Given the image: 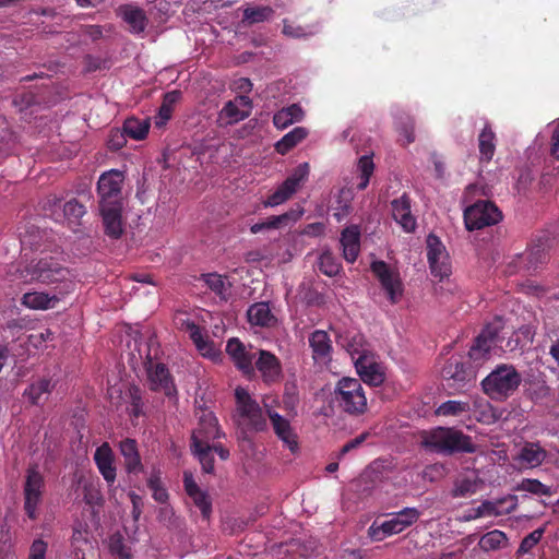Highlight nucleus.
<instances>
[{
    "label": "nucleus",
    "mask_w": 559,
    "mask_h": 559,
    "mask_svg": "<svg viewBox=\"0 0 559 559\" xmlns=\"http://www.w3.org/2000/svg\"><path fill=\"white\" fill-rule=\"evenodd\" d=\"M123 173L117 169L102 174L97 181L98 207L104 230L112 239H118L123 234Z\"/></svg>",
    "instance_id": "f257e3e1"
},
{
    "label": "nucleus",
    "mask_w": 559,
    "mask_h": 559,
    "mask_svg": "<svg viewBox=\"0 0 559 559\" xmlns=\"http://www.w3.org/2000/svg\"><path fill=\"white\" fill-rule=\"evenodd\" d=\"M423 445L441 454L474 453L476 451L472 438L454 427H436L425 431Z\"/></svg>",
    "instance_id": "f03ea898"
},
{
    "label": "nucleus",
    "mask_w": 559,
    "mask_h": 559,
    "mask_svg": "<svg viewBox=\"0 0 559 559\" xmlns=\"http://www.w3.org/2000/svg\"><path fill=\"white\" fill-rule=\"evenodd\" d=\"M522 382L512 365H500L481 382L484 392L492 400L503 401L512 395Z\"/></svg>",
    "instance_id": "7ed1b4c3"
},
{
    "label": "nucleus",
    "mask_w": 559,
    "mask_h": 559,
    "mask_svg": "<svg viewBox=\"0 0 559 559\" xmlns=\"http://www.w3.org/2000/svg\"><path fill=\"white\" fill-rule=\"evenodd\" d=\"M334 401L352 416L362 415L367 411V397L359 379L342 378L336 384Z\"/></svg>",
    "instance_id": "20e7f679"
},
{
    "label": "nucleus",
    "mask_w": 559,
    "mask_h": 559,
    "mask_svg": "<svg viewBox=\"0 0 559 559\" xmlns=\"http://www.w3.org/2000/svg\"><path fill=\"white\" fill-rule=\"evenodd\" d=\"M15 275L24 284L35 281L43 284H51L66 280L69 275V270L61 266L52 258H49L40 259L35 264L31 263L23 269L17 267Z\"/></svg>",
    "instance_id": "39448f33"
},
{
    "label": "nucleus",
    "mask_w": 559,
    "mask_h": 559,
    "mask_svg": "<svg viewBox=\"0 0 559 559\" xmlns=\"http://www.w3.org/2000/svg\"><path fill=\"white\" fill-rule=\"evenodd\" d=\"M236 412L240 419L249 430L260 432L266 430L267 423L263 416L262 408L254 399L243 388L235 390Z\"/></svg>",
    "instance_id": "423d86ee"
},
{
    "label": "nucleus",
    "mask_w": 559,
    "mask_h": 559,
    "mask_svg": "<svg viewBox=\"0 0 559 559\" xmlns=\"http://www.w3.org/2000/svg\"><path fill=\"white\" fill-rule=\"evenodd\" d=\"M501 219V211L491 201H477L464 211L465 227L471 231L496 225Z\"/></svg>",
    "instance_id": "0eeeda50"
},
{
    "label": "nucleus",
    "mask_w": 559,
    "mask_h": 559,
    "mask_svg": "<svg viewBox=\"0 0 559 559\" xmlns=\"http://www.w3.org/2000/svg\"><path fill=\"white\" fill-rule=\"evenodd\" d=\"M426 250L432 276L439 281L448 278L452 273V267L449 253L440 238L429 234L426 239Z\"/></svg>",
    "instance_id": "6e6552de"
},
{
    "label": "nucleus",
    "mask_w": 559,
    "mask_h": 559,
    "mask_svg": "<svg viewBox=\"0 0 559 559\" xmlns=\"http://www.w3.org/2000/svg\"><path fill=\"white\" fill-rule=\"evenodd\" d=\"M420 512L416 508H404L392 514V518L384 521L379 527H370L371 536L381 540L388 535L399 534L418 521Z\"/></svg>",
    "instance_id": "1a4fd4ad"
},
{
    "label": "nucleus",
    "mask_w": 559,
    "mask_h": 559,
    "mask_svg": "<svg viewBox=\"0 0 559 559\" xmlns=\"http://www.w3.org/2000/svg\"><path fill=\"white\" fill-rule=\"evenodd\" d=\"M45 480L36 467H28L24 483V510L31 520L37 519V507L41 502Z\"/></svg>",
    "instance_id": "9d476101"
},
{
    "label": "nucleus",
    "mask_w": 559,
    "mask_h": 559,
    "mask_svg": "<svg viewBox=\"0 0 559 559\" xmlns=\"http://www.w3.org/2000/svg\"><path fill=\"white\" fill-rule=\"evenodd\" d=\"M308 175L307 163L297 166L294 173L266 199L264 206H276L286 202L306 182Z\"/></svg>",
    "instance_id": "9b49d317"
},
{
    "label": "nucleus",
    "mask_w": 559,
    "mask_h": 559,
    "mask_svg": "<svg viewBox=\"0 0 559 559\" xmlns=\"http://www.w3.org/2000/svg\"><path fill=\"white\" fill-rule=\"evenodd\" d=\"M148 388L171 397L177 393L173 377L165 364L154 362L151 358L145 362Z\"/></svg>",
    "instance_id": "f8f14e48"
},
{
    "label": "nucleus",
    "mask_w": 559,
    "mask_h": 559,
    "mask_svg": "<svg viewBox=\"0 0 559 559\" xmlns=\"http://www.w3.org/2000/svg\"><path fill=\"white\" fill-rule=\"evenodd\" d=\"M371 270L379 280L389 300L392 304L399 302L403 295V284L400 274L393 271L384 261L373 262Z\"/></svg>",
    "instance_id": "ddd939ff"
},
{
    "label": "nucleus",
    "mask_w": 559,
    "mask_h": 559,
    "mask_svg": "<svg viewBox=\"0 0 559 559\" xmlns=\"http://www.w3.org/2000/svg\"><path fill=\"white\" fill-rule=\"evenodd\" d=\"M442 377L448 381V386L456 391L462 390L468 382L474 380L472 369L461 359L451 357L442 368Z\"/></svg>",
    "instance_id": "4468645a"
},
{
    "label": "nucleus",
    "mask_w": 559,
    "mask_h": 559,
    "mask_svg": "<svg viewBox=\"0 0 559 559\" xmlns=\"http://www.w3.org/2000/svg\"><path fill=\"white\" fill-rule=\"evenodd\" d=\"M226 353L230 356L235 366L248 377L254 374L253 360L257 358V352L247 348L238 338L234 337L227 342Z\"/></svg>",
    "instance_id": "2eb2a0df"
},
{
    "label": "nucleus",
    "mask_w": 559,
    "mask_h": 559,
    "mask_svg": "<svg viewBox=\"0 0 559 559\" xmlns=\"http://www.w3.org/2000/svg\"><path fill=\"white\" fill-rule=\"evenodd\" d=\"M223 436L218 421L212 412L202 409L198 415V425L192 431L191 442H207L219 439Z\"/></svg>",
    "instance_id": "dca6fc26"
},
{
    "label": "nucleus",
    "mask_w": 559,
    "mask_h": 559,
    "mask_svg": "<svg viewBox=\"0 0 559 559\" xmlns=\"http://www.w3.org/2000/svg\"><path fill=\"white\" fill-rule=\"evenodd\" d=\"M500 326L497 324L486 325L480 334L476 337L475 344L471 347L468 355L472 359L478 360L485 358L492 347H502L499 337Z\"/></svg>",
    "instance_id": "f3484780"
},
{
    "label": "nucleus",
    "mask_w": 559,
    "mask_h": 559,
    "mask_svg": "<svg viewBox=\"0 0 559 559\" xmlns=\"http://www.w3.org/2000/svg\"><path fill=\"white\" fill-rule=\"evenodd\" d=\"M265 409L274 433L293 453L296 452L298 449L297 435L295 433L289 420L280 415L276 411L271 409L267 404H265Z\"/></svg>",
    "instance_id": "a211bd4d"
},
{
    "label": "nucleus",
    "mask_w": 559,
    "mask_h": 559,
    "mask_svg": "<svg viewBox=\"0 0 559 559\" xmlns=\"http://www.w3.org/2000/svg\"><path fill=\"white\" fill-rule=\"evenodd\" d=\"M255 368L261 373L265 383H275L282 377V365L280 359L272 353L259 349L257 350Z\"/></svg>",
    "instance_id": "6ab92c4d"
},
{
    "label": "nucleus",
    "mask_w": 559,
    "mask_h": 559,
    "mask_svg": "<svg viewBox=\"0 0 559 559\" xmlns=\"http://www.w3.org/2000/svg\"><path fill=\"white\" fill-rule=\"evenodd\" d=\"M411 202V198L406 193L391 201L392 216L406 233H412L416 228V218L412 214Z\"/></svg>",
    "instance_id": "aec40b11"
},
{
    "label": "nucleus",
    "mask_w": 559,
    "mask_h": 559,
    "mask_svg": "<svg viewBox=\"0 0 559 559\" xmlns=\"http://www.w3.org/2000/svg\"><path fill=\"white\" fill-rule=\"evenodd\" d=\"M251 99L248 96L240 95L234 100L225 104L219 112V119L226 124H233L249 117L251 112Z\"/></svg>",
    "instance_id": "412c9836"
},
{
    "label": "nucleus",
    "mask_w": 559,
    "mask_h": 559,
    "mask_svg": "<svg viewBox=\"0 0 559 559\" xmlns=\"http://www.w3.org/2000/svg\"><path fill=\"white\" fill-rule=\"evenodd\" d=\"M355 367L365 383L379 386L383 383L385 376L380 364L374 361L373 355L356 358Z\"/></svg>",
    "instance_id": "4be33fe9"
},
{
    "label": "nucleus",
    "mask_w": 559,
    "mask_h": 559,
    "mask_svg": "<svg viewBox=\"0 0 559 559\" xmlns=\"http://www.w3.org/2000/svg\"><path fill=\"white\" fill-rule=\"evenodd\" d=\"M337 344L341 345L356 362V358L360 356L371 355L369 345L367 344L365 336L356 331H346L337 336Z\"/></svg>",
    "instance_id": "5701e85b"
},
{
    "label": "nucleus",
    "mask_w": 559,
    "mask_h": 559,
    "mask_svg": "<svg viewBox=\"0 0 559 559\" xmlns=\"http://www.w3.org/2000/svg\"><path fill=\"white\" fill-rule=\"evenodd\" d=\"M94 461L104 479L109 485H112L117 476L115 456L111 448L107 442L103 443L96 449L94 453Z\"/></svg>",
    "instance_id": "b1692460"
},
{
    "label": "nucleus",
    "mask_w": 559,
    "mask_h": 559,
    "mask_svg": "<svg viewBox=\"0 0 559 559\" xmlns=\"http://www.w3.org/2000/svg\"><path fill=\"white\" fill-rule=\"evenodd\" d=\"M247 318L249 323L255 326L271 329L277 324V318L265 301L251 305L247 310Z\"/></svg>",
    "instance_id": "393cba45"
},
{
    "label": "nucleus",
    "mask_w": 559,
    "mask_h": 559,
    "mask_svg": "<svg viewBox=\"0 0 559 559\" xmlns=\"http://www.w3.org/2000/svg\"><path fill=\"white\" fill-rule=\"evenodd\" d=\"M119 450L124 461V468L129 474H139L143 471V464L134 439L126 438L119 442Z\"/></svg>",
    "instance_id": "a878e982"
},
{
    "label": "nucleus",
    "mask_w": 559,
    "mask_h": 559,
    "mask_svg": "<svg viewBox=\"0 0 559 559\" xmlns=\"http://www.w3.org/2000/svg\"><path fill=\"white\" fill-rule=\"evenodd\" d=\"M340 241L344 259L350 263L356 261L360 250V230L358 226L352 225L346 227L342 231Z\"/></svg>",
    "instance_id": "bb28decb"
},
{
    "label": "nucleus",
    "mask_w": 559,
    "mask_h": 559,
    "mask_svg": "<svg viewBox=\"0 0 559 559\" xmlns=\"http://www.w3.org/2000/svg\"><path fill=\"white\" fill-rule=\"evenodd\" d=\"M309 345L316 361H326L331 357L332 342L328 332L316 330L309 336Z\"/></svg>",
    "instance_id": "cd10ccee"
},
{
    "label": "nucleus",
    "mask_w": 559,
    "mask_h": 559,
    "mask_svg": "<svg viewBox=\"0 0 559 559\" xmlns=\"http://www.w3.org/2000/svg\"><path fill=\"white\" fill-rule=\"evenodd\" d=\"M119 12L123 21L130 26L132 33L140 34L144 32L147 26V17L144 10L132 4H126L119 8Z\"/></svg>",
    "instance_id": "c85d7f7f"
},
{
    "label": "nucleus",
    "mask_w": 559,
    "mask_h": 559,
    "mask_svg": "<svg viewBox=\"0 0 559 559\" xmlns=\"http://www.w3.org/2000/svg\"><path fill=\"white\" fill-rule=\"evenodd\" d=\"M547 452L534 442L526 443L520 451L518 460L526 467L539 466L546 459Z\"/></svg>",
    "instance_id": "c756f323"
},
{
    "label": "nucleus",
    "mask_w": 559,
    "mask_h": 559,
    "mask_svg": "<svg viewBox=\"0 0 559 559\" xmlns=\"http://www.w3.org/2000/svg\"><path fill=\"white\" fill-rule=\"evenodd\" d=\"M472 412L469 401L449 400L441 403L435 411L437 416L464 417Z\"/></svg>",
    "instance_id": "7c9ffc66"
},
{
    "label": "nucleus",
    "mask_w": 559,
    "mask_h": 559,
    "mask_svg": "<svg viewBox=\"0 0 559 559\" xmlns=\"http://www.w3.org/2000/svg\"><path fill=\"white\" fill-rule=\"evenodd\" d=\"M59 301L56 295L50 296L46 293H26L22 297V305L34 310H47L53 308Z\"/></svg>",
    "instance_id": "2f4dec72"
},
{
    "label": "nucleus",
    "mask_w": 559,
    "mask_h": 559,
    "mask_svg": "<svg viewBox=\"0 0 559 559\" xmlns=\"http://www.w3.org/2000/svg\"><path fill=\"white\" fill-rule=\"evenodd\" d=\"M478 148L481 162H490L496 151V134L489 123H486L478 135Z\"/></svg>",
    "instance_id": "473e14b6"
},
{
    "label": "nucleus",
    "mask_w": 559,
    "mask_h": 559,
    "mask_svg": "<svg viewBox=\"0 0 559 559\" xmlns=\"http://www.w3.org/2000/svg\"><path fill=\"white\" fill-rule=\"evenodd\" d=\"M304 111L297 104H293L288 107H284L278 110L273 117V123L277 129H286L294 122H298L302 119Z\"/></svg>",
    "instance_id": "72a5a7b5"
},
{
    "label": "nucleus",
    "mask_w": 559,
    "mask_h": 559,
    "mask_svg": "<svg viewBox=\"0 0 559 559\" xmlns=\"http://www.w3.org/2000/svg\"><path fill=\"white\" fill-rule=\"evenodd\" d=\"M191 451L198 457L202 471L207 474H213L214 456L211 443L207 442H191Z\"/></svg>",
    "instance_id": "f704fd0d"
},
{
    "label": "nucleus",
    "mask_w": 559,
    "mask_h": 559,
    "mask_svg": "<svg viewBox=\"0 0 559 559\" xmlns=\"http://www.w3.org/2000/svg\"><path fill=\"white\" fill-rule=\"evenodd\" d=\"M472 414L474 418L483 424L490 425L497 420V416L491 404L483 397L473 399L472 403Z\"/></svg>",
    "instance_id": "c9c22d12"
},
{
    "label": "nucleus",
    "mask_w": 559,
    "mask_h": 559,
    "mask_svg": "<svg viewBox=\"0 0 559 559\" xmlns=\"http://www.w3.org/2000/svg\"><path fill=\"white\" fill-rule=\"evenodd\" d=\"M395 127L401 136L405 139L404 144L408 145L415 141V120L404 110L395 114Z\"/></svg>",
    "instance_id": "e433bc0d"
},
{
    "label": "nucleus",
    "mask_w": 559,
    "mask_h": 559,
    "mask_svg": "<svg viewBox=\"0 0 559 559\" xmlns=\"http://www.w3.org/2000/svg\"><path fill=\"white\" fill-rule=\"evenodd\" d=\"M308 130L304 127H296L290 132L285 134L276 144L275 150L277 153L285 155L298 143L306 139Z\"/></svg>",
    "instance_id": "4c0bfd02"
},
{
    "label": "nucleus",
    "mask_w": 559,
    "mask_h": 559,
    "mask_svg": "<svg viewBox=\"0 0 559 559\" xmlns=\"http://www.w3.org/2000/svg\"><path fill=\"white\" fill-rule=\"evenodd\" d=\"M108 550L112 559H133L131 547L120 533L109 536Z\"/></svg>",
    "instance_id": "58836bf2"
},
{
    "label": "nucleus",
    "mask_w": 559,
    "mask_h": 559,
    "mask_svg": "<svg viewBox=\"0 0 559 559\" xmlns=\"http://www.w3.org/2000/svg\"><path fill=\"white\" fill-rule=\"evenodd\" d=\"M317 266L321 273L329 277L336 276L341 271V263L330 249H324L318 257Z\"/></svg>",
    "instance_id": "ea45409f"
},
{
    "label": "nucleus",
    "mask_w": 559,
    "mask_h": 559,
    "mask_svg": "<svg viewBox=\"0 0 559 559\" xmlns=\"http://www.w3.org/2000/svg\"><path fill=\"white\" fill-rule=\"evenodd\" d=\"M274 10L269 5L248 7L242 13V23L248 25L269 21L273 17Z\"/></svg>",
    "instance_id": "a19ab883"
},
{
    "label": "nucleus",
    "mask_w": 559,
    "mask_h": 559,
    "mask_svg": "<svg viewBox=\"0 0 559 559\" xmlns=\"http://www.w3.org/2000/svg\"><path fill=\"white\" fill-rule=\"evenodd\" d=\"M202 280L206 286L214 292L222 300H227L230 296V283L225 281V277L218 274H203Z\"/></svg>",
    "instance_id": "79ce46f5"
},
{
    "label": "nucleus",
    "mask_w": 559,
    "mask_h": 559,
    "mask_svg": "<svg viewBox=\"0 0 559 559\" xmlns=\"http://www.w3.org/2000/svg\"><path fill=\"white\" fill-rule=\"evenodd\" d=\"M53 388L51 380L40 379L37 382L32 383L24 392V396H27L31 404L38 405L43 400L44 395H48Z\"/></svg>",
    "instance_id": "37998d69"
},
{
    "label": "nucleus",
    "mask_w": 559,
    "mask_h": 559,
    "mask_svg": "<svg viewBox=\"0 0 559 559\" xmlns=\"http://www.w3.org/2000/svg\"><path fill=\"white\" fill-rule=\"evenodd\" d=\"M124 133L134 140H143L148 133L150 122L138 118H128L123 122Z\"/></svg>",
    "instance_id": "c03bdc74"
},
{
    "label": "nucleus",
    "mask_w": 559,
    "mask_h": 559,
    "mask_svg": "<svg viewBox=\"0 0 559 559\" xmlns=\"http://www.w3.org/2000/svg\"><path fill=\"white\" fill-rule=\"evenodd\" d=\"M507 543V536L501 531L495 530L485 534L479 545L484 550H495L502 547Z\"/></svg>",
    "instance_id": "a18cd8bd"
},
{
    "label": "nucleus",
    "mask_w": 559,
    "mask_h": 559,
    "mask_svg": "<svg viewBox=\"0 0 559 559\" xmlns=\"http://www.w3.org/2000/svg\"><path fill=\"white\" fill-rule=\"evenodd\" d=\"M374 164L370 156L364 155L358 160V170L360 171V181L357 185L358 190H365L368 187L370 177L373 173Z\"/></svg>",
    "instance_id": "49530a36"
},
{
    "label": "nucleus",
    "mask_w": 559,
    "mask_h": 559,
    "mask_svg": "<svg viewBox=\"0 0 559 559\" xmlns=\"http://www.w3.org/2000/svg\"><path fill=\"white\" fill-rule=\"evenodd\" d=\"M519 490L527 491L537 496H551V487L542 484L538 479L525 478L519 485Z\"/></svg>",
    "instance_id": "de8ad7c7"
},
{
    "label": "nucleus",
    "mask_w": 559,
    "mask_h": 559,
    "mask_svg": "<svg viewBox=\"0 0 559 559\" xmlns=\"http://www.w3.org/2000/svg\"><path fill=\"white\" fill-rule=\"evenodd\" d=\"M88 527L82 522H78L73 526V533L71 537V545L75 550H81L83 545L88 543Z\"/></svg>",
    "instance_id": "09e8293b"
},
{
    "label": "nucleus",
    "mask_w": 559,
    "mask_h": 559,
    "mask_svg": "<svg viewBox=\"0 0 559 559\" xmlns=\"http://www.w3.org/2000/svg\"><path fill=\"white\" fill-rule=\"evenodd\" d=\"M85 213V206L76 199H71L63 204V216L70 222L79 221Z\"/></svg>",
    "instance_id": "8fccbe9b"
},
{
    "label": "nucleus",
    "mask_w": 559,
    "mask_h": 559,
    "mask_svg": "<svg viewBox=\"0 0 559 559\" xmlns=\"http://www.w3.org/2000/svg\"><path fill=\"white\" fill-rule=\"evenodd\" d=\"M189 497L193 500L194 504L200 509L202 516L204 519H209L212 512V502L210 500L209 495L198 489L194 492L190 493Z\"/></svg>",
    "instance_id": "3c124183"
},
{
    "label": "nucleus",
    "mask_w": 559,
    "mask_h": 559,
    "mask_svg": "<svg viewBox=\"0 0 559 559\" xmlns=\"http://www.w3.org/2000/svg\"><path fill=\"white\" fill-rule=\"evenodd\" d=\"M477 490V483L475 479L462 478L455 481L452 490V496L455 498L467 497L475 493Z\"/></svg>",
    "instance_id": "603ef678"
},
{
    "label": "nucleus",
    "mask_w": 559,
    "mask_h": 559,
    "mask_svg": "<svg viewBox=\"0 0 559 559\" xmlns=\"http://www.w3.org/2000/svg\"><path fill=\"white\" fill-rule=\"evenodd\" d=\"M147 486L153 492V498L159 503L168 500L167 490L162 486L160 478L157 474H152L147 479Z\"/></svg>",
    "instance_id": "864d4df0"
},
{
    "label": "nucleus",
    "mask_w": 559,
    "mask_h": 559,
    "mask_svg": "<svg viewBox=\"0 0 559 559\" xmlns=\"http://www.w3.org/2000/svg\"><path fill=\"white\" fill-rule=\"evenodd\" d=\"M544 530L537 528L523 538L518 549L520 554L530 552L543 537Z\"/></svg>",
    "instance_id": "5fc2aeb1"
},
{
    "label": "nucleus",
    "mask_w": 559,
    "mask_h": 559,
    "mask_svg": "<svg viewBox=\"0 0 559 559\" xmlns=\"http://www.w3.org/2000/svg\"><path fill=\"white\" fill-rule=\"evenodd\" d=\"M492 503H497V510L499 511V515L511 513L515 510L518 506V498L513 495H508L503 498L491 501Z\"/></svg>",
    "instance_id": "6e6d98bb"
},
{
    "label": "nucleus",
    "mask_w": 559,
    "mask_h": 559,
    "mask_svg": "<svg viewBox=\"0 0 559 559\" xmlns=\"http://www.w3.org/2000/svg\"><path fill=\"white\" fill-rule=\"evenodd\" d=\"M299 402L297 389L294 384L285 386V393L283 396V403L285 405V408L295 412L296 405Z\"/></svg>",
    "instance_id": "4d7b16f0"
},
{
    "label": "nucleus",
    "mask_w": 559,
    "mask_h": 559,
    "mask_svg": "<svg viewBox=\"0 0 559 559\" xmlns=\"http://www.w3.org/2000/svg\"><path fill=\"white\" fill-rule=\"evenodd\" d=\"M287 218V215H281V216H272L267 221L262 223H257L251 226L250 230L252 234H258L262 231L263 229H271V228H277L280 224Z\"/></svg>",
    "instance_id": "13d9d810"
},
{
    "label": "nucleus",
    "mask_w": 559,
    "mask_h": 559,
    "mask_svg": "<svg viewBox=\"0 0 559 559\" xmlns=\"http://www.w3.org/2000/svg\"><path fill=\"white\" fill-rule=\"evenodd\" d=\"M126 136H128L124 131L112 130L109 135L108 146L110 150L118 151L126 145Z\"/></svg>",
    "instance_id": "bf43d9fd"
},
{
    "label": "nucleus",
    "mask_w": 559,
    "mask_h": 559,
    "mask_svg": "<svg viewBox=\"0 0 559 559\" xmlns=\"http://www.w3.org/2000/svg\"><path fill=\"white\" fill-rule=\"evenodd\" d=\"M485 515L498 516L499 511L497 510V503H492L491 501L486 500L477 509H475L474 518H481Z\"/></svg>",
    "instance_id": "052dcab7"
},
{
    "label": "nucleus",
    "mask_w": 559,
    "mask_h": 559,
    "mask_svg": "<svg viewBox=\"0 0 559 559\" xmlns=\"http://www.w3.org/2000/svg\"><path fill=\"white\" fill-rule=\"evenodd\" d=\"M47 551V544L43 539H35L31 546L28 558L31 559H45Z\"/></svg>",
    "instance_id": "680f3d73"
},
{
    "label": "nucleus",
    "mask_w": 559,
    "mask_h": 559,
    "mask_svg": "<svg viewBox=\"0 0 559 559\" xmlns=\"http://www.w3.org/2000/svg\"><path fill=\"white\" fill-rule=\"evenodd\" d=\"M369 433L368 432H362L360 433L359 436H357L355 439L346 442L341 451H340V456H343L345 455L346 453L350 452L352 450L354 449H357L360 444H362L366 439L368 438Z\"/></svg>",
    "instance_id": "e2e57ef3"
},
{
    "label": "nucleus",
    "mask_w": 559,
    "mask_h": 559,
    "mask_svg": "<svg viewBox=\"0 0 559 559\" xmlns=\"http://www.w3.org/2000/svg\"><path fill=\"white\" fill-rule=\"evenodd\" d=\"M550 155L559 160V118L555 123L550 139Z\"/></svg>",
    "instance_id": "0e129e2a"
},
{
    "label": "nucleus",
    "mask_w": 559,
    "mask_h": 559,
    "mask_svg": "<svg viewBox=\"0 0 559 559\" xmlns=\"http://www.w3.org/2000/svg\"><path fill=\"white\" fill-rule=\"evenodd\" d=\"M171 114L173 109L162 104L158 110V115L156 116L155 124L159 128L165 126L166 122L171 118Z\"/></svg>",
    "instance_id": "69168bd1"
},
{
    "label": "nucleus",
    "mask_w": 559,
    "mask_h": 559,
    "mask_svg": "<svg viewBox=\"0 0 559 559\" xmlns=\"http://www.w3.org/2000/svg\"><path fill=\"white\" fill-rule=\"evenodd\" d=\"M183 486L188 496L194 492L195 490L200 489V487L198 486L193 478L192 473L187 471L183 473Z\"/></svg>",
    "instance_id": "338daca9"
},
{
    "label": "nucleus",
    "mask_w": 559,
    "mask_h": 559,
    "mask_svg": "<svg viewBox=\"0 0 559 559\" xmlns=\"http://www.w3.org/2000/svg\"><path fill=\"white\" fill-rule=\"evenodd\" d=\"M325 226L323 223L308 224L304 230V234L311 237L321 236L324 233Z\"/></svg>",
    "instance_id": "774afa93"
}]
</instances>
